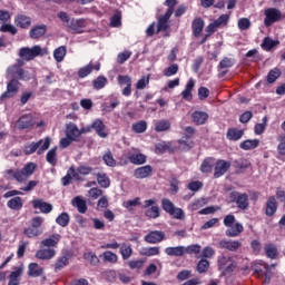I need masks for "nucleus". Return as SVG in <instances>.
Here are the masks:
<instances>
[{
    "mask_svg": "<svg viewBox=\"0 0 285 285\" xmlns=\"http://www.w3.org/2000/svg\"><path fill=\"white\" fill-rule=\"evenodd\" d=\"M23 61L18 60L16 65L9 66L7 68V79H16L19 81H30V73L23 70Z\"/></svg>",
    "mask_w": 285,
    "mask_h": 285,
    "instance_id": "f257e3e1",
    "label": "nucleus"
},
{
    "mask_svg": "<svg viewBox=\"0 0 285 285\" xmlns=\"http://www.w3.org/2000/svg\"><path fill=\"white\" fill-rule=\"evenodd\" d=\"M51 139L50 137H46L45 139H40L37 142H31L29 145H26L23 148L24 155H35L37 153L38 155H43L48 148H50Z\"/></svg>",
    "mask_w": 285,
    "mask_h": 285,
    "instance_id": "f03ea898",
    "label": "nucleus"
},
{
    "mask_svg": "<svg viewBox=\"0 0 285 285\" xmlns=\"http://www.w3.org/2000/svg\"><path fill=\"white\" fill-rule=\"evenodd\" d=\"M43 217L36 216L30 220V227H27L24 229L26 237L32 238V237H39V235H43V228L41 227L43 225Z\"/></svg>",
    "mask_w": 285,
    "mask_h": 285,
    "instance_id": "7ed1b4c3",
    "label": "nucleus"
},
{
    "mask_svg": "<svg viewBox=\"0 0 285 285\" xmlns=\"http://www.w3.org/2000/svg\"><path fill=\"white\" fill-rule=\"evenodd\" d=\"M19 55L26 61H32L35 57H43V55H48V51L40 46H33L32 48H21Z\"/></svg>",
    "mask_w": 285,
    "mask_h": 285,
    "instance_id": "20e7f679",
    "label": "nucleus"
},
{
    "mask_svg": "<svg viewBox=\"0 0 285 285\" xmlns=\"http://www.w3.org/2000/svg\"><path fill=\"white\" fill-rule=\"evenodd\" d=\"M250 268L257 277H265V282H271V266L268 264L258 261L253 263Z\"/></svg>",
    "mask_w": 285,
    "mask_h": 285,
    "instance_id": "39448f33",
    "label": "nucleus"
},
{
    "mask_svg": "<svg viewBox=\"0 0 285 285\" xmlns=\"http://www.w3.org/2000/svg\"><path fill=\"white\" fill-rule=\"evenodd\" d=\"M155 204H157L156 199H147L142 206V208H146L145 216L149 217V219H157L160 215L159 207L155 206Z\"/></svg>",
    "mask_w": 285,
    "mask_h": 285,
    "instance_id": "423d86ee",
    "label": "nucleus"
},
{
    "mask_svg": "<svg viewBox=\"0 0 285 285\" xmlns=\"http://www.w3.org/2000/svg\"><path fill=\"white\" fill-rule=\"evenodd\" d=\"M230 19V16L228 14H222L217 20L209 23L206 28V32L209 35H213L219 30V28H224V26H228V20Z\"/></svg>",
    "mask_w": 285,
    "mask_h": 285,
    "instance_id": "0eeeda50",
    "label": "nucleus"
},
{
    "mask_svg": "<svg viewBox=\"0 0 285 285\" xmlns=\"http://www.w3.org/2000/svg\"><path fill=\"white\" fill-rule=\"evenodd\" d=\"M235 267V263L229 256L222 255L218 257V268L219 271H223V273H233Z\"/></svg>",
    "mask_w": 285,
    "mask_h": 285,
    "instance_id": "6e6552de",
    "label": "nucleus"
},
{
    "mask_svg": "<svg viewBox=\"0 0 285 285\" xmlns=\"http://www.w3.org/2000/svg\"><path fill=\"white\" fill-rule=\"evenodd\" d=\"M282 19V12L275 8H271L265 10V20L264 23L268 28L269 26H273L276 21H279Z\"/></svg>",
    "mask_w": 285,
    "mask_h": 285,
    "instance_id": "1a4fd4ad",
    "label": "nucleus"
},
{
    "mask_svg": "<svg viewBox=\"0 0 285 285\" xmlns=\"http://www.w3.org/2000/svg\"><path fill=\"white\" fill-rule=\"evenodd\" d=\"M144 239L147 244H161V242L166 239V233L161 230H153L145 235Z\"/></svg>",
    "mask_w": 285,
    "mask_h": 285,
    "instance_id": "9d476101",
    "label": "nucleus"
},
{
    "mask_svg": "<svg viewBox=\"0 0 285 285\" xmlns=\"http://www.w3.org/2000/svg\"><path fill=\"white\" fill-rule=\"evenodd\" d=\"M218 247L224 248L225 250H229L230 253H236V250H239V248H242V242L233 239H222L218 243Z\"/></svg>",
    "mask_w": 285,
    "mask_h": 285,
    "instance_id": "9b49d317",
    "label": "nucleus"
},
{
    "mask_svg": "<svg viewBox=\"0 0 285 285\" xmlns=\"http://www.w3.org/2000/svg\"><path fill=\"white\" fill-rule=\"evenodd\" d=\"M56 255L57 250L55 248L42 247L36 252L37 259H41L42 262H50Z\"/></svg>",
    "mask_w": 285,
    "mask_h": 285,
    "instance_id": "f8f14e48",
    "label": "nucleus"
},
{
    "mask_svg": "<svg viewBox=\"0 0 285 285\" xmlns=\"http://www.w3.org/2000/svg\"><path fill=\"white\" fill-rule=\"evenodd\" d=\"M19 92V80L11 79L10 82L7 85V91H4L0 99H8L10 97H14Z\"/></svg>",
    "mask_w": 285,
    "mask_h": 285,
    "instance_id": "ddd939ff",
    "label": "nucleus"
},
{
    "mask_svg": "<svg viewBox=\"0 0 285 285\" xmlns=\"http://www.w3.org/2000/svg\"><path fill=\"white\" fill-rule=\"evenodd\" d=\"M230 168V161L226 160H217L215 164V171L214 177L216 179H219V177H223V175H226L228 173V169Z\"/></svg>",
    "mask_w": 285,
    "mask_h": 285,
    "instance_id": "4468645a",
    "label": "nucleus"
},
{
    "mask_svg": "<svg viewBox=\"0 0 285 285\" xmlns=\"http://www.w3.org/2000/svg\"><path fill=\"white\" fill-rule=\"evenodd\" d=\"M36 168L37 165L35 163H28L22 169H19L20 175L18 176V179L20 181H28Z\"/></svg>",
    "mask_w": 285,
    "mask_h": 285,
    "instance_id": "2eb2a0df",
    "label": "nucleus"
},
{
    "mask_svg": "<svg viewBox=\"0 0 285 285\" xmlns=\"http://www.w3.org/2000/svg\"><path fill=\"white\" fill-rule=\"evenodd\" d=\"M59 242H61V235L53 234L48 238H45L40 242L41 248H57L59 245Z\"/></svg>",
    "mask_w": 285,
    "mask_h": 285,
    "instance_id": "dca6fc26",
    "label": "nucleus"
},
{
    "mask_svg": "<svg viewBox=\"0 0 285 285\" xmlns=\"http://www.w3.org/2000/svg\"><path fill=\"white\" fill-rule=\"evenodd\" d=\"M230 198L235 199L238 208H242V210L248 208V195L234 191L230 194Z\"/></svg>",
    "mask_w": 285,
    "mask_h": 285,
    "instance_id": "f3484780",
    "label": "nucleus"
},
{
    "mask_svg": "<svg viewBox=\"0 0 285 285\" xmlns=\"http://www.w3.org/2000/svg\"><path fill=\"white\" fill-rule=\"evenodd\" d=\"M82 134H83V131L79 130L77 125H75L72 122L67 125L66 137H69V139H72L73 141H77V139H79V137H81Z\"/></svg>",
    "mask_w": 285,
    "mask_h": 285,
    "instance_id": "a211bd4d",
    "label": "nucleus"
},
{
    "mask_svg": "<svg viewBox=\"0 0 285 285\" xmlns=\"http://www.w3.org/2000/svg\"><path fill=\"white\" fill-rule=\"evenodd\" d=\"M173 17V11L167 10L164 16H160L158 18L157 22V32H164L165 30H168V20Z\"/></svg>",
    "mask_w": 285,
    "mask_h": 285,
    "instance_id": "6ab92c4d",
    "label": "nucleus"
},
{
    "mask_svg": "<svg viewBox=\"0 0 285 285\" xmlns=\"http://www.w3.org/2000/svg\"><path fill=\"white\" fill-rule=\"evenodd\" d=\"M71 205L77 208L78 213H80L81 215H86V213L88 212V205L86 204V199H83V197L81 196H76L71 200Z\"/></svg>",
    "mask_w": 285,
    "mask_h": 285,
    "instance_id": "aec40b11",
    "label": "nucleus"
},
{
    "mask_svg": "<svg viewBox=\"0 0 285 285\" xmlns=\"http://www.w3.org/2000/svg\"><path fill=\"white\" fill-rule=\"evenodd\" d=\"M32 207L38 208L45 215H48V213H52V204L46 203L43 202V199H39V198L33 199Z\"/></svg>",
    "mask_w": 285,
    "mask_h": 285,
    "instance_id": "412c9836",
    "label": "nucleus"
},
{
    "mask_svg": "<svg viewBox=\"0 0 285 285\" xmlns=\"http://www.w3.org/2000/svg\"><path fill=\"white\" fill-rule=\"evenodd\" d=\"M153 175V167L150 165H146L135 169L134 177L136 179H146V177H150Z\"/></svg>",
    "mask_w": 285,
    "mask_h": 285,
    "instance_id": "4be33fe9",
    "label": "nucleus"
},
{
    "mask_svg": "<svg viewBox=\"0 0 285 285\" xmlns=\"http://www.w3.org/2000/svg\"><path fill=\"white\" fill-rule=\"evenodd\" d=\"M32 126H35V118L30 114L20 117L18 120L19 130H26V128H32Z\"/></svg>",
    "mask_w": 285,
    "mask_h": 285,
    "instance_id": "5701e85b",
    "label": "nucleus"
},
{
    "mask_svg": "<svg viewBox=\"0 0 285 285\" xmlns=\"http://www.w3.org/2000/svg\"><path fill=\"white\" fill-rule=\"evenodd\" d=\"M165 255H168V257H184L186 255V246L166 247Z\"/></svg>",
    "mask_w": 285,
    "mask_h": 285,
    "instance_id": "b1692460",
    "label": "nucleus"
},
{
    "mask_svg": "<svg viewBox=\"0 0 285 285\" xmlns=\"http://www.w3.org/2000/svg\"><path fill=\"white\" fill-rule=\"evenodd\" d=\"M244 233V226L239 223H236L229 227H227L225 235L227 237H239Z\"/></svg>",
    "mask_w": 285,
    "mask_h": 285,
    "instance_id": "393cba45",
    "label": "nucleus"
},
{
    "mask_svg": "<svg viewBox=\"0 0 285 285\" xmlns=\"http://www.w3.org/2000/svg\"><path fill=\"white\" fill-rule=\"evenodd\" d=\"M14 23L18 28L27 29L30 28V26H32V19H30V17L26 14H18L14 18Z\"/></svg>",
    "mask_w": 285,
    "mask_h": 285,
    "instance_id": "a878e982",
    "label": "nucleus"
},
{
    "mask_svg": "<svg viewBox=\"0 0 285 285\" xmlns=\"http://www.w3.org/2000/svg\"><path fill=\"white\" fill-rule=\"evenodd\" d=\"M68 28H70L72 32H77V35H81V32H83V28H86V20L72 19L68 23Z\"/></svg>",
    "mask_w": 285,
    "mask_h": 285,
    "instance_id": "bb28decb",
    "label": "nucleus"
},
{
    "mask_svg": "<svg viewBox=\"0 0 285 285\" xmlns=\"http://www.w3.org/2000/svg\"><path fill=\"white\" fill-rule=\"evenodd\" d=\"M277 213V200L275 196H271L266 203L265 215L267 217H273V215Z\"/></svg>",
    "mask_w": 285,
    "mask_h": 285,
    "instance_id": "cd10ccee",
    "label": "nucleus"
},
{
    "mask_svg": "<svg viewBox=\"0 0 285 285\" xmlns=\"http://www.w3.org/2000/svg\"><path fill=\"white\" fill-rule=\"evenodd\" d=\"M193 88H195V80L190 78L187 81L185 90L181 91V97L186 101H190L193 99Z\"/></svg>",
    "mask_w": 285,
    "mask_h": 285,
    "instance_id": "c85d7f7f",
    "label": "nucleus"
},
{
    "mask_svg": "<svg viewBox=\"0 0 285 285\" xmlns=\"http://www.w3.org/2000/svg\"><path fill=\"white\" fill-rule=\"evenodd\" d=\"M46 24L36 26L29 31V37L31 39H40V37H43V35H46Z\"/></svg>",
    "mask_w": 285,
    "mask_h": 285,
    "instance_id": "c756f323",
    "label": "nucleus"
},
{
    "mask_svg": "<svg viewBox=\"0 0 285 285\" xmlns=\"http://www.w3.org/2000/svg\"><path fill=\"white\" fill-rule=\"evenodd\" d=\"M92 128H95L97 135L99 137H101V139H106V137H108V134H106V125L104 124V121L101 119H96L92 122Z\"/></svg>",
    "mask_w": 285,
    "mask_h": 285,
    "instance_id": "7c9ffc66",
    "label": "nucleus"
},
{
    "mask_svg": "<svg viewBox=\"0 0 285 285\" xmlns=\"http://www.w3.org/2000/svg\"><path fill=\"white\" fill-rule=\"evenodd\" d=\"M244 137V129L229 128L227 130V139L229 141H239Z\"/></svg>",
    "mask_w": 285,
    "mask_h": 285,
    "instance_id": "2f4dec72",
    "label": "nucleus"
},
{
    "mask_svg": "<svg viewBox=\"0 0 285 285\" xmlns=\"http://www.w3.org/2000/svg\"><path fill=\"white\" fill-rule=\"evenodd\" d=\"M22 275H23V267H18L14 272L10 274L8 285H19L21 282L19 277H21Z\"/></svg>",
    "mask_w": 285,
    "mask_h": 285,
    "instance_id": "473e14b6",
    "label": "nucleus"
},
{
    "mask_svg": "<svg viewBox=\"0 0 285 285\" xmlns=\"http://www.w3.org/2000/svg\"><path fill=\"white\" fill-rule=\"evenodd\" d=\"M191 30H193L194 37H199V35H202V32L204 31V19L202 18L194 19L191 23Z\"/></svg>",
    "mask_w": 285,
    "mask_h": 285,
    "instance_id": "72a5a7b5",
    "label": "nucleus"
},
{
    "mask_svg": "<svg viewBox=\"0 0 285 285\" xmlns=\"http://www.w3.org/2000/svg\"><path fill=\"white\" fill-rule=\"evenodd\" d=\"M191 117L194 124H196L197 126H204V124L208 121V114L204 111H195Z\"/></svg>",
    "mask_w": 285,
    "mask_h": 285,
    "instance_id": "f704fd0d",
    "label": "nucleus"
},
{
    "mask_svg": "<svg viewBox=\"0 0 285 285\" xmlns=\"http://www.w3.org/2000/svg\"><path fill=\"white\" fill-rule=\"evenodd\" d=\"M28 275L29 277H41L43 275V268L39 267L37 263H31L28 266Z\"/></svg>",
    "mask_w": 285,
    "mask_h": 285,
    "instance_id": "c9c22d12",
    "label": "nucleus"
},
{
    "mask_svg": "<svg viewBox=\"0 0 285 285\" xmlns=\"http://www.w3.org/2000/svg\"><path fill=\"white\" fill-rule=\"evenodd\" d=\"M72 177L73 179H79V174H77V171L75 170V167H70L68 169L67 175L62 177L61 179L62 186H69V184L72 181Z\"/></svg>",
    "mask_w": 285,
    "mask_h": 285,
    "instance_id": "e433bc0d",
    "label": "nucleus"
},
{
    "mask_svg": "<svg viewBox=\"0 0 285 285\" xmlns=\"http://www.w3.org/2000/svg\"><path fill=\"white\" fill-rule=\"evenodd\" d=\"M7 206L11 208V210H21V208H23V200L21 197H14L7 203Z\"/></svg>",
    "mask_w": 285,
    "mask_h": 285,
    "instance_id": "4c0bfd02",
    "label": "nucleus"
},
{
    "mask_svg": "<svg viewBox=\"0 0 285 285\" xmlns=\"http://www.w3.org/2000/svg\"><path fill=\"white\" fill-rule=\"evenodd\" d=\"M170 120H158L155 122V128L154 130H156V132H166V130H168L170 128Z\"/></svg>",
    "mask_w": 285,
    "mask_h": 285,
    "instance_id": "58836bf2",
    "label": "nucleus"
},
{
    "mask_svg": "<svg viewBox=\"0 0 285 285\" xmlns=\"http://www.w3.org/2000/svg\"><path fill=\"white\" fill-rule=\"evenodd\" d=\"M259 146V140L258 139H252V140H245L240 142L239 148L242 150H253Z\"/></svg>",
    "mask_w": 285,
    "mask_h": 285,
    "instance_id": "ea45409f",
    "label": "nucleus"
},
{
    "mask_svg": "<svg viewBox=\"0 0 285 285\" xmlns=\"http://www.w3.org/2000/svg\"><path fill=\"white\" fill-rule=\"evenodd\" d=\"M159 247H144L140 252V254L144 255L145 257H155L159 255Z\"/></svg>",
    "mask_w": 285,
    "mask_h": 285,
    "instance_id": "a19ab883",
    "label": "nucleus"
},
{
    "mask_svg": "<svg viewBox=\"0 0 285 285\" xmlns=\"http://www.w3.org/2000/svg\"><path fill=\"white\" fill-rule=\"evenodd\" d=\"M275 46H279V41L278 40H273L271 38H264L263 42H262V48L264 50H273V48H275Z\"/></svg>",
    "mask_w": 285,
    "mask_h": 285,
    "instance_id": "79ce46f5",
    "label": "nucleus"
},
{
    "mask_svg": "<svg viewBox=\"0 0 285 285\" xmlns=\"http://www.w3.org/2000/svg\"><path fill=\"white\" fill-rule=\"evenodd\" d=\"M214 166H215V159L206 158L200 166V170L202 173H212Z\"/></svg>",
    "mask_w": 285,
    "mask_h": 285,
    "instance_id": "37998d69",
    "label": "nucleus"
},
{
    "mask_svg": "<svg viewBox=\"0 0 285 285\" xmlns=\"http://www.w3.org/2000/svg\"><path fill=\"white\" fill-rule=\"evenodd\" d=\"M129 161L135 164L136 166H140L141 164H146V155L144 154H134L129 156Z\"/></svg>",
    "mask_w": 285,
    "mask_h": 285,
    "instance_id": "c03bdc74",
    "label": "nucleus"
},
{
    "mask_svg": "<svg viewBox=\"0 0 285 285\" xmlns=\"http://www.w3.org/2000/svg\"><path fill=\"white\" fill-rule=\"evenodd\" d=\"M195 146V142L193 140L186 139V138H181L180 140H178V148L179 150H190V148H193Z\"/></svg>",
    "mask_w": 285,
    "mask_h": 285,
    "instance_id": "a18cd8bd",
    "label": "nucleus"
},
{
    "mask_svg": "<svg viewBox=\"0 0 285 285\" xmlns=\"http://www.w3.org/2000/svg\"><path fill=\"white\" fill-rule=\"evenodd\" d=\"M102 159L106 164V166H109L110 168H115L117 166V160H115V157L112 156V151L108 150Z\"/></svg>",
    "mask_w": 285,
    "mask_h": 285,
    "instance_id": "49530a36",
    "label": "nucleus"
},
{
    "mask_svg": "<svg viewBox=\"0 0 285 285\" xmlns=\"http://www.w3.org/2000/svg\"><path fill=\"white\" fill-rule=\"evenodd\" d=\"M56 224L61 226L62 228H66L68 224H70V215L68 213H62L56 218Z\"/></svg>",
    "mask_w": 285,
    "mask_h": 285,
    "instance_id": "de8ad7c7",
    "label": "nucleus"
},
{
    "mask_svg": "<svg viewBox=\"0 0 285 285\" xmlns=\"http://www.w3.org/2000/svg\"><path fill=\"white\" fill-rule=\"evenodd\" d=\"M131 128H132L134 132L141 134L145 130H148V122H146V120H140L138 122H135L131 126Z\"/></svg>",
    "mask_w": 285,
    "mask_h": 285,
    "instance_id": "09e8293b",
    "label": "nucleus"
},
{
    "mask_svg": "<svg viewBox=\"0 0 285 285\" xmlns=\"http://www.w3.org/2000/svg\"><path fill=\"white\" fill-rule=\"evenodd\" d=\"M66 57V47L61 46L58 47L55 51H53V58L56 59V61L58 63H61V61H63Z\"/></svg>",
    "mask_w": 285,
    "mask_h": 285,
    "instance_id": "8fccbe9b",
    "label": "nucleus"
},
{
    "mask_svg": "<svg viewBox=\"0 0 285 285\" xmlns=\"http://www.w3.org/2000/svg\"><path fill=\"white\" fill-rule=\"evenodd\" d=\"M46 160L51 166H57V147L52 148L47 153Z\"/></svg>",
    "mask_w": 285,
    "mask_h": 285,
    "instance_id": "3c124183",
    "label": "nucleus"
},
{
    "mask_svg": "<svg viewBox=\"0 0 285 285\" xmlns=\"http://www.w3.org/2000/svg\"><path fill=\"white\" fill-rule=\"evenodd\" d=\"M102 259L104 262H109V264H117V261L119 259V257L117 256V254L107 250L102 254Z\"/></svg>",
    "mask_w": 285,
    "mask_h": 285,
    "instance_id": "603ef678",
    "label": "nucleus"
},
{
    "mask_svg": "<svg viewBox=\"0 0 285 285\" xmlns=\"http://www.w3.org/2000/svg\"><path fill=\"white\" fill-rule=\"evenodd\" d=\"M265 253L269 259H275L277 257V247L273 244L265 245Z\"/></svg>",
    "mask_w": 285,
    "mask_h": 285,
    "instance_id": "864d4df0",
    "label": "nucleus"
},
{
    "mask_svg": "<svg viewBox=\"0 0 285 285\" xmlns=\"http://www.w3.org/2000/svg\"><path fill=\"white\" fill-rule=\"evenodd\" d=\"M281 76L282 71H279V69H272L267 76L268 83H275V81H277V79H279Z\"/></svg>",
    "mask_w": 285,
    "mask_h": 285,
    "instance_id": "5fc2aeb1",
    "label": "nucleus"
},
{
    "mask_svg": "<svg viewBox=\"0 0 285 285\" xmlns=\"http://www.w3.org/2000/svg\"><path fill=\"white\" fill-rule=\"evenodd\" d=\"M97 181L101 188H108L110 186V178L106 174H98Z\"/></svg>",
    "mask_w": 285,
    "mask_h": 285,
    "instance_id": "6e6d98bb",
    "label": "nucleus"
},
{
    "mask_svg": "<svg viewBox=\"0 0 285 285\" xmlns=\"http://www.w3.org/2000/svg\"><path fill=\"white\" fill-rule=\"evenodd\" d=\"M106 83H108V79L104 76H100L94 80V88L96 90H101L106 87Z\"/></svg>",
    "mask_w": 285,
    "mask_h": 285,
    "instance_id": "4d7b16f0",
    "label": "nucleus"
},
{
    "mask_svg": "<svg viewBox=\"0 0 285 285\" xmlns=\"http://www.w3.org/2000/svg\"><path fill=\"white\" fill-rule=\"evenodd\" d=\"M67 264H68V257L66 256L58 257L56 261V264L53 265L55 271L58 272V271H61V268H66Z\"/></svg>",
    "mask_w": 285,
    "mask_h": 285,
    "instance_id": "13d9d810",
    "label": "nucleus"
},
{
    "mask_svg": "<svg viewBox=\"0 0 285 285\" xmlns=\"http://www.w3.org/2000/svg\"><path fill=\"white\" fill-rule=\"evenodd\" d=\"M19 175H20L19 169H17V170L7 169L4 171L6 179H17L18 181L23 183L22 180L19 179Z\"/></svg>",
    "mask_w": 285,
    "mask_h": 285,
    "instance_id": "bf43d9fd",
    "label": "nucleus"
},
{
    "mask_svg": "<svg viewBox=\"0 0 285 285\" xmlns=\"http://www.w3.org/2000/svg\"><path fill=\"white\" fill-rule=\"evenodd\" d=\"M120 254L122 259H130V256L132 255V247H130V245H122L120 247Z\"/></svg>",
    "mask_w": 285,
    "mask_h": 285,
    "instance_id": "052dcab7",
    "label": "nucleus"
},
{
    "mask_svg": "<svg viewBox=\"0 0 285 285\" xmlns=\"http://www.w3.org/2000/svg\"><path fill=\"white\" fill-rule=\"evenodd\" d=\"M161 204H163V209L165 210V213H168L169 215L176 208L175 204H173V202H170V199H168V198H164L161 200Z\"/></svg>",
    "mask_w": 285,
    "mask_h": 285,
    "instance_id": "680f3d73",
    "label": "nucleus"
},
{
    "mask_svg": "<svg viewBox=\"0 0 285 285\" xmlns=\"http://www.w3.org/2000/svg\"><path fill=\"white\" fill-rule=\"evenodd\" d=\"M177 72H179V66L177 63H174L164 70L165 77H173L174 75H177Z\"/></svg>",
    "mask_w": 285,
    "mask_h": 285,
    "instance_id": "e2e57ef3",
    "label": "nucleus"
},
{
    "mask_svg": "<svg viewBox=\"0 0 285 285\" xmlns=\"http://www.w3.org/2000/svg\"><path fill=\"white\" fill-rule=\"evenodd\" d=\"M76 173L79 179V175H90V173H92V167L88 165H81L76 169Z\"/></svg>",
    "mask_w": 285,
    "mask_h": 285,
    "instance_id": "0e129e2a",
    "label": "nucleus"
},
{
    "mask_svg": "<svg viewBox=\"0 0 285 285\" xmlns=\"http://www.w3.org/2000/svg\"><path fill=\"white\" fill-rule=\"evenodd\" d=\"M169 215H171L174 219H180V220L185 219L186 217L184 209L179 207H176Z\"/></svg>",
    "mask_w": 285,
    "mask_h": 285,
    "instance_id": "69168bd1",
    "label": "nucleus"
},
{
    "mask_svg": "<svg viewBox=\"0 0 285 285\" xmlns=\"http://www.w3.org/2000/svg\"><path fill=\"white\" fill-rule=\"evenodd\" d=\"M0 32H10V35H17V28L10 23H3L1 27H0Z\"/></svg>",
    "mask_w": 285,
    "mask_h": 285,
    "instance_id": "338daca9",
    "label": "nucleus"
},
{
    "mask_svg": "<svg viewBox=\"0 0 285 285\" xmlns=\"http://www.w3.org/2000/svg\"><path fill=\"white\" fill-rule=\"evenodd\" d=\"M237 26L239 30H248V28H250V20L248 18H240Z\"/></svg>",
    "mask_w": 285,
    "mask_h": 285,
    "instance_id": "774afa93",
    "label": "nucleus"
}]
</instances>
